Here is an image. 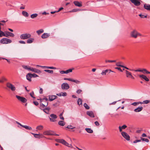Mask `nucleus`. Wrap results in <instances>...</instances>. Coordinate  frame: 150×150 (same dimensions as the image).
I'll use <instances>...</instances> for the list:
<instances>
[{
    "label": "nucleus",
    "mask_w": 150,
    "mask_h": 150,
    "mask_svg": "<svg viewBox=\"0 0 150 150\" xmlns=\"http://www.w3.org/2000/svg\"><path fill=\"white\" fill-rule=\"evenodd\" d=\"M5 37H8L9 36L12 37H13L14 36V35L13 33L8 31L5 32Z\"/></svg>",
    "instance_id": "obj_13"
},
{
    "label": "nucleus",
    "mask_w": 150,
    "mask_h": 150,
    "mask_svg": "<svg viewBox=\"0 0 150 150\" xmlns=\"http://www.w3.org/2000/svg\"><path fill=\"white\" fill-rule=\"evenodd\" d=\"M72 82H74L77 84H79L81 83L80 81H79L74 79H73Z\"/></svg>",
    "instance_id": "obj_48"
},
{
    "label": "nucleus",
    "mask_w": 150,
    "mask_h": 150,
    "mask_svg": "<svg viewBox=\"0 0 150 150\" xmlns=\"http://www.w3.org/2000/svg\"><path fill=\"white\" fill-rule=\"evenodd\" d=\"M58 124L62 126H64L65 125V123L63 121H59L58 122Z\"/></svg>",
    "instance_id": "obj_33"
},
{
    "label": "nucleus",
    "mask_w": 150,
    "mask_h": 150,
    "mask_svg": "<svg viewBox=\"0 0 150 150\" xmlns=\"http://www.w3.org/2000/svg\"><path fill=\"white\" fill-rule=\"evenodd\" d=\"M7 87L10 89L12 91H14L16 90V88L14 85L9 82H7L6 84Z\"/></svg>",
    "instance_id": "obj_6"
},
{
    "label": "nucleus",
    "mask_w": 150,
    "mask_h": 150,
    "mask_svg": "<svg viewBox=\"0 0 150 150\" xmlns=\"http://www.w3.org/2000/svg\"><path fill=\"white\" fill-rule=\"evenodd\" d=\"M130 36L132 37L135 38H136L138 36H143L142 34L136 30H134L131 32Z\"/></svg>",
    "instance_id": "obj_1"
},
{
    "label": "nucleus",
    "mask_w": 150,
    "mask_h": 150,
    "mask_svg": "<svg viewBox=\"0 0 150 150\" xmlns=\"http://www.w3.org/2000/svg\"><path fill=\"white\" fill-rule=\"evenodd\" d=\"M87 114L91 117H95L93 112L91 111H87L86 112Z\"/></svg>",
    "instance_id": "obj_15"
},
{
    "label": "nucleus",
    "mask_w": 150,
    "mask_h": 150,
    "mask_svg": "<svg viewBox=\"0 0 150 150\" xmlns=\"http://www.w3.org/2000/svg\"><path fill=\"white\" fill-rule=\"evenodd\" d=\"M108 71H109V73H110L111 72H113V71H112L110 69H106L105 70H103L101 73V74L102 75H105L106 73L108 72Z\"/></svg>",
    "instance_id": "obj_18"
},
{
    "label": "nucleus",
    "mask_w": 150,
    "mask_h": 150,
    "mask_svg": "<svg viewBox=\"0 0 150 150\" xmlns=\"http://www.w3.org/2000/svg\"><path fill=\"white\" fill-rule=\"evenodd\" d=\"M95 124L97 126H98L99 125V122H98L97 121H96L95 122Z\"/></svg>",
    "instance_id": "obj_61"
},
{
    "label": "nucleus",
    "mask_w": 150,
    "mask_h": 150,
    "mask_svg": "<svg viewBox=\"0 0 150 150\" xmlns=\"http://www.w3.org/2000/svg\"><path fill=\"white\" fill-rule=\"evenodd\" d=\"M131 105L134 106H136L139 105V103L138 102H134L132 103Z\"/></svg>",
    "instance_id": "obj_54"
},
{
    "label": "nucleus",
    "mask_w": 150,
    "mask_h": 150,
    "mask_svg": "<svg viewBox=\"0 0 150 150\" xmlns=\"http://www.w3.org/2000/svg\"><path fill=\"white\" fill-rule=\"evenodd\" d=\"M63 115V113H61L59 115L60 118L61 119L63 120H64V118L62 116Z\"/></svg>",
    "instance_id": "obj_56"
},
{
    "label": "nucleus",
    "mask_w": 150,
    "mask_h": 150,
    "mask_svg": "<svg viewBox=\"0 0 150 150\" xmlns=\"http://www.w3.org/2000/svg\"><path fill=\"white\" fill-rule=\"evenodd\" d=\"M31 76H32V77H37L38 76L37 75V74H31V75H30Z\"/></svg>",
    "instance_id": "obj_55"
},
{
    "label": "nucleus",
    "mask_w": 150,
    "mask_h": 150,
    "mask_svg": "<svg viewBox=\"0 0 150 150\" xmlns=\"http://www.w3.org/2000/svg\"><path fill=\"white\" fill-rule=\"evenodd\" d=\"M38 16V14L37 13H34L32 14L30 16V17L31 18L33 19L36 18Z\"/></svg>",
    "instance_id": "obj_34"
},
{
    "label": "nucleus",
    "mask_w": 150,
    "mask_h": 150,
    "mask_svg": "<svg viewBox=\"0 0 150 150\" xmlns=\"http://www.w3.org/2000/svg\"><path fill=\"white\" fill-rule=\"evenodd\" d=\"M48 104V102H46L45 104H43L42 102H41L40 103V108H44L45 106H47Z\"/></svg>",
    "instance_id": "obj_23"
},
{
    "label": "nucleus",
    "mask_w": 150,
    "mask_h": 150,
    "mask_svg": "<svg viewBox=\"0 0 150 150\" xmlns=\"http://www.w3.org/2000/svg\"><path fill=\"white\" fill-rule=\"evenodd\" d=\"M0 41L1 43L5 44L10 43L12 42L11 40L6 38H3Z\"/></svg>",
    "instance_id": "obj_5"
},
{
    "label": "nucleus",
    "mask_w": 150,
    "mask_h": 150,
    "mask_svg": "<svg viewBox=\"0 0 150 150\" xmlns=\"http://www.w3.org/2000/svg\"><path fill=\"white\" fill-rule=\"evenodd\" d=\"M82 92V91L81 90H80V89H79V90H78L77 91H76V93H78V94H79L81 92Z\"/></svg>",
    "instance_id": "obj_58"
},
{
    "label": "nucleus",
    "mask_w": 150,
    "mask_h": 150,
    "mask_svg": "<svg viewBox=\"0 0 150 150\" xmlns=\"http://www.w3.org/2000/svg\"><path fill=\"white\" fill-rule=\"evenodd\" d=\"M150 102V100H144L143 101V103H144V104H148Z\"/></svg>",
    "instance_id": "obj_53"
},
{
    "label": "nucleus",
    "mask_w": 150,
    "mask_h": 150,
    "mask_svg": "<svg viewBox=\"0 0 150 150\" xmlns=\"http://www.w3.org/2000/svg\"><path fill=\"white\" fill-rule=\"evenodd\" d=\"M83 106L87 110H88L90 109L89 106L86 103H85L83 104Z\"/></svg>",
    "instance_id": "obj_40"
},
{
    "label": "nucleus",
    "mask_w": 150,
    "mask_h": 150,
    "mask_svg": "<svg viewBox=\"0 0 150 150\" xmlns=\"http://www.w3.org/2000/svg\"><path fill=\"white\" fill-rule=\"evenodd\" d=\"M139 76L140 78H142L146 81H149V79L147 78L146 76L144 75H139Z\"/></svg>",
    "instance_id": "obj_19"
},
{
    "label": "nucleus",
    "mask_w": 150,
    "mask_h": 150,
    "mask_svg": "<svg viewBox=\"0 0 150 150\" xmlns=\"http://www.w3.org/2000/svg\"><path fill=\"white\" fill-rule=\"evenodd\" d=\"M30 95L33 98H35V97H33V95H34V93L33 92H32L30 93Z\"/></svg>",
    "instance_id": "obj_59"
},
{
    "label": "nucleus",
    "mask_w": 150,
    "mask_h": 150,
    "mask_svg": "<svg viewBox=\"0 0 150 150\" xmlns=\"http://www.w3.org/2000/svg\"><path fill=\"white\" fill-rule=\"evenodd\" d=\"M74 4L76 6L81 7L82 6V2H79L77 1H75L74 2Z\"/></svg>",
    "instance_id": "obj_16"
},
{
    "label": "nucleus",
    "mask_w": 150,
    "mask_h": 150,
    "mask_svg": "<svg viewBox=\"0 0 150 150\" xmlns=\"http://www.w3.org/2000/svg\"><path fill=\"white\" fill-rule=\"evenodd\" d=\"M64 80H67L70 81H73V79H71L70 78H64Z\"/></svg>",
    "instance_id": "obj_47"
},
{
    "label": "nucleus",
    "mask_w": 150,
    "mask_h": 150,
    "mask_svg": "<svg viewBox=\"0 0 150 150\" xmlns=\"http://www.w3.org/2000/svg\"><path fill=\"white\" fill-rule=\"evenodd\" d=\"M22 14L23 16L25 17H28L29 16L28 13L25 11H23L22 12Z\"/></svg>",
    "instance_id": "obj_28"
},
{
    "label": "nucleus",
    "mask_w": 150,
    "mask_h": 150,
    "mask_svg": "<svg viewBox=\"0 0 150 150\" xmlns=\"http://www.w3.org/2000/svg\"><path fill=\"white\" fill-rule=\"evenodd\" d=\"M31 134L33 135L35 138H37L40 139L44 137L43 135L42 134H36L33 133H31Z\"/></svg>",
    "instance_id": "obj_12"
},
{
    "label": "nucleus",
    "mask_w": 150,
    "mask_h": 150,
    "mask_svg": "<svg viewBox=\"0 0 150 150\" xmlns=\"http://www.w3.org/2000/svg\"><path fill=\"white\" fill-rule=\"evenodd\" d=\"M34 104L36 106L38 105H39V103L38 102L35 101L33 102Z\"/></svg>",
    "instance_id": "obj_62"
},
{
    "label": "nucleus",
    "mask_w": 150,
    "mask_h": 150,
    "mask_svg": "<svg viewBox=\"0 0 150 150\" xmlns=\"http://www.w3.org/2000/svg\"><path fill=\"white\" fill-rule=\"evenodd\" d=\"M125 72L126 77L129 78L132 75L131 73L127 70H125Z\"/></svg>",
    "instance_id": "obj_22"
},
{
    "label": "nucleus",
    "mask_w": 150,
    "mask_h": 150,
    "mask_svg": "<svg viewBox=\"0 0 150 150\" xmlns=\"http://www.w3.org/2000/svg\"><path fill=\"white\" fill-rule=\"evenodd\" d=\"M44 71L45 72H47L49 73L50 74H52L53 73V71L52 70H45Z\"/></svg>",
    "instance_id": "obj_43"
},
{
    "label": "nucleus",
    "mask_w": 150,
    "mask_h": 150,
    "mask_svg": "<svg viewBox=\"0 0 150 150\" xmlns=\"http://www.w3.org/2000/svg\"><path fill=\"white\" fill-rule=\"evenodd\" d=\"M59 142L69 147H71V144H70V146H69V144L65 140L63 139L59 140Z\"/></svg>",
    "instance_id": "obj_11"
},
{
    "label": "nucleus",
    "mask_w": 150,
    "mask_h": 150,
    "mask_svg": "<svg viewBox=\"0 0 150 150\" xmlns=\"http://www.w3.org/2000/svg\"><path fill=\"white\" fill-rule=\"evenodd\" d=\"M16 97L19 101L23 103H26L27 101V100L24 97L18 95H16Z\"/></svg>",
    "instance_id": "obj_7"
},
{
    "label": "nucleus",
    "mask_w": 150,
    "mask_h": 150,
    "mask_svg": "<svg viewBox=\"0 0 150 150\" xmlns=\"http://www.w3.org/2000/svg\"><path fill=\"white\" fill-rule=\"evenodd\" d=\"M29 69V70L30 71H33L35 73H40L41 72L40 70L35 68H34L32 67H30V68Z\"/></svg>",
    "instance_id": "obj_21"
},
{
    "label": "nucleus",
    "mask_w": 150,
    "mask_h": 150,
    "mask_svg": "<svg viewBox=\"0 0 150 150\" xmlns=\"http://www.w3.org/2000/svg\"><path fill=\"white\" fill-rule=\"evenodd\" d=\"M36 128L38 130H41L43 129V127L42 125H40L38 126Z\"/></svg>",
    "instance_id": "obj_36"
},
{
    "label": "nucleus",
    "mask_w": 150,
    "mask_h": 150,
    "mask_svg": "<svg viewBox=\"0 0 150 150\" xmlns=\"http://www.w3.org/2000/svg\"><path fill=\"white\" fill-rule=\"evenodd\" d=\"M141 140H142V141H144L147 142H149V140L147 139L141 137Z\"/></svg>",
    "instance_id": "obj_42"
},
{
    "label": "nucleus",
    "mask_w": 150,
    "mask_h": 150,
    "mask_svg": "<svg viewBox=\"0 0 150 150\" xmlns=\"http://www.w3.org/2000/svg\"><path fill=\"white\" fill-rule=\"evenodd\" d=\"M7 79L4 76L2 77L1 78V79H0V83H3L4 81H7Z\"/></svg>",
    "instance_id": "obj_30"
},
{
    "label": "nucleus",
    "mask_w": 150,
    "mask_h": 150,
    "mask_svg": "<svg viewBox=\"0 0 150 150\" xmlns=\"http://www.w3.org/2000/svg\"><path fill=\"white\" fill-rule=\"evenodd\" d=\"M48 100V99L47 98H43V99H40V102H43L44 101H45V102H47Z\"/></svg>",
    "instance_id": "obj_38"
},
{
    "label": "nucleus",
    "mask_w": 150,
    "mask_h": 150,
    "mask_svg": "<svg viewBox=\"0 0 150 150\" xmlns=\"http://www.w3.org/2000/svg\"><path fill=\"white\" fill-rule=\"evenodd\" d=\"M44 30L43 29H41L40 30H38L36 31V33L39 35H40L41 33L44 32Z\"/></svg>",
    "instance_id": "obj_29"
},
{
    "label": "nucleus",
    "mask_w": 150,
    "mask_h": 150,
    "mask_svg": "<svg viewBox=\"0 0 150 150\" xmlns=\"http://www.w3.org/2000/svg\"><path fill=\"white\" fill-rule=\"evenodd\" d=\"M50 36V33H44L41 36V38L42 39H45L48 38Z\"/></svg>",
    "instance_id": "obj_14"
},
{
    "label": "nucleus",
    "mask_w": 150,
    "mask_h": 150,
    "mask_svg": "<svg viewBox=\"0 0 150 150\" xmlns=\"http://www.w3.org/2000/svg\"><path fill=\"white\" fill-rule=\"evenodd\" d=\"M143 109V107L142 106H140L134 110L135 112H141Z\"/></svg>",
    "instance_id": "obj_17"
},
{
    "label": "nucleus",
    "mask_w": 150,
    "mask_h": 150,
    "mask_svg": "<svg viewBox=\"0 0 150 150\" xmlns=\"http://www.w3.org/2000/svg\"><path fill=\"white\" fill-rule=\"evenodd\" d=\"M67 94L66 92H62V96H67Z\"/></svg>",
    "instance_id": "obj_52"
},
{
    "label": "nucleus",
    "mask_w": 150,
    "mask_h": 150,
    "mask_svg": "<svg viewBox=\"0 0 150 150\" xmlns=\"http://www.w3.org/2000/svg\"><path fill=\"white\" fill-rule=\"evenodd\" d=\"M83 10V9L81 10V9H77V8L74 9H73L72 11H70L69 12H76L77 11H81V10Z\"/></svg>",
    "instance_id": "obj_31"
},
{
    "label": "nucleus",
    "mask_w": 150,
    "mask_h": 150,
    "mask_svg": "<svg viewBox=\"0 0 150 150\" xmlns=\"http://www.w3.org/2000/svg\"><path fill=\"white\" fill-rule=\"evenodd\" d=\"M57 97V96L55 95L49 96V100L50 101H51L55 99Z\"/></svg>",
    "instance_id": "obj_20"
},
{
    "label": "nucleus",
    "mask_w": 150,
    "mask_h": 150,
    "mask_svg": "<svg viewBox=\"0 0 150 150\" xmlns=\"http://www.w3.org/2000/svg\"><path fill=\"white\" fill-rule=\"evenodd\" d=\"M67 128L71 129H73L75 128V127H73L71 125H69L67 126Z\"/></svg>",
    "instance_id": "obj_46"
},
{
    "label": "nucleus",
    "mask_w": 150,
    "mask_h": 150,
    "mask_svg": "<svg viewBox=\"0 0 150 150\" xmlns=\"http://www.w3.org/2000/svg\"><path fill=\"white\" fill-rule=\"evenodd\" d=\"M22 127L25 128L26 129L29 130H31L32 129V128L28 126L27 125H23Z\"/></svg>",
    "instance_id": "obj_32"
},
{
    "label": "nucleus",
    "mask_w": 150,
    "mask_h": 150,
    "mask_svg": "<svg viewBox=\"0 0 150 150\" xmlns=\"http://www.w3.org/2000/svg\"><path fill=\"white\" fill-rule=\"evenodd\" d=\"M139 16L141 18H146L147 17V15H146V16H144V15H142L141 14H139Z\"/></svg>",
    "instance_id": "obj_50"
},
{
    "label": "nucleus",
    "mask_w": 150,
    "mask_h": 150,
    "mask_svg": "<svg viewBox=\"0 0 150 150\" xmlns=\"http://www.w3.org/2000/svg\"><path fill=\"white\" fill-rule=\"evenodd\" d=\"M57 118V116L56 115L52 114L50 115V119L51 122H55L56 121V119Z\"/></svg>",
    "instance_id": "obj_8"
},
{
    "label": "nucleus",
    "mask_w": 150,
    "mask_h": 150,
    "mask_svg": "<svg viewBox=\"0 0 150 150\" xmlns=\"http://www.w3.org/2000/svg\"><path fill=\"white\" fill-rule=\"evenodd\" d=\"M43 90L42 88H40L39 90V93L40 94H42L43 93Z\"/></svg>",
    "instance_id": "obj_63"
},
{
    "label": "nucleus",
    "mask_w": 150,
    "mask_h": 150,
    "mask_svg": "<svg viewBox=\"0 0 150 150\" xmlns=\"http://www.w3.org/2000/svg\"><path fill=\"white\" fill-rule=\"evenodd\" d=\"M19 42L21 44H25V42L23 41H19Z\"/></svg>",
    "instance_id": "obj_64"
},
{
    "label": "nucleus",
    "mask_w": 150,
    "mask_h": 150,
    "mask_svg": "<svg viewBox=\"0 0 150 150\" xmlns=\"http://www.w3.org/2000/svg\"><path fill=\"white\" fill-rule=\"evenodd\" d=\"M34 39L33 38H28L27 41V42L28 44L31 43L34 41Z\"/></svg>",
    "instance_id": "obj_24"
},
{
    "label": "nucleus",
    "mask_w": 150,
    "mask_h": 150,
    "mask_svg": "<svg viewBox=\"0 0 150 150\" xmlns=\"http://www.w3.org/2000/svg\"><path fill=\"white\" fill-rule=\"evenodd\" d=\"M5 32H4L1 31V30H0V37H2L3 36L5 37Z\"/></svg>",
    "instance_id": "obj_35"
},
{
    "label": "nucleus",
    "mask_w": 150,
    "mask_h": 150,
    "mask_svg": "<svg viewBox=\"0 0 150 150\" xmlns=\"http://www.w3.org/2000/svg\"><path fill=\"white\" fill-rule=\"evenodd\" d=\"M31 75V74L28 73L26 76L27 79L30 81H31V78H32V76L30 75Z\"/></svg>",
    "instance_id": "obj_25"
},
{
    "label": "nucleus",
    "mask_w": 150,
    "mask_h": 150,
    "mask_svg": "<svg viewBox=\"0 0 150 150\" xmlns=\"http://www.w3.org/2000/svg\"><path fill=\"white\" fill-rule=\"evenodd\" d=\"M86 131L88 133L91 134L93 132V130L90 128H86L85 129Z\"/></svg>",
    "instance_id": "obj_27"
},
{
    "label": "nucleus",
    "mask_w": 150,
    "mask_h": 150,
    "mask_svg": "<svg viewBox=\"0 0 150 150\" xmlns=\"http://www.w3.org/2000/svg\"><path fill=\"white\" fill-rule=\"evenodd\" d=\"M122 129H125L126 127H127V126L126 125H123L121 127Z\"/></svg>",
    "instance_id": "obj_60"
},
{
    "label": "nucleus",
    "mask_w": 150,
    "mask_h": 150,
    "mask_svg": "<svg viewBox=\"0 0 150 150\" xmlns=\"http://www.w3.org/2000/svg\"><path fill=\"white\" fill-rule=\"evenodd\" d=\"M54 132L51 130L45 131L43 132V134L47 135H53L54 134Z\"/></svg>",
    "instance_id": "obj_10"
},
{
    "label": "nucleus",
    "mask_w": 150,
    "mask_h": 150,
    "mask_svg": "<svg viewBox=\"0 0 150 150\" xmlns=\"http://www.w3.org/2000/svg\"><path fill=\"white\" fill-rule=\"evenodd\" d=\"M134 71L135 72H142L144 74H150V72L148 71L146 69H138L137 70H134Z\"/></svg>",
    "instance_id": "obj_4"
},
{
    "label": "nucleus",
    "mask_w": 150,
    "mask_h": 150,
    "mask_svg": "<svg viewBox=\"0 0 150 150\" xmlns=\"http://www.w3.org/2000/svg\"><path fill=\"white\" fill-rule=\"evenodd\" d=\"M72 71V69H69L65 71L66 74H68L69 73L71 72Z\"/></svg>",
    "instance_id": "obj_45"
},
{
    "label": "nucleus",
    "mask_w": 150,
    "mask_h": 150,
    "mask_svg": "<svg viewBox=\"0 0 150 150\" xmlns=\"http://www.w3.org/2000/svg\"><path fill=\"white\" fill-rule=\"evenodd\" d=\"M69 88V86L67 83H63L61 85V88L63 90H67Z\"/></svg>",
    "instance_id": "obj_9"
},
{
    "label": "nucleus",
    "mask_w": 150,
    "mask_h": 150,
    "mask_svg": "<svg viewBox=\"0 0 150 150\" xmlns=\"http://www.w3.org/2000/svg\"><path fill=\"white\" fill-rule=\"evenodd\" d=\"M47 68L49 69H56V67H47Z\"/></svg>",
    "instance_id": "obj_57"
},
{
    "label": "nucleus",
    "mask_w": 150,
    "mask_h": 150,
    "mask_svg": "<svg viewBox=\"0 0 150 150\" xmlns=\"http://www.w3.org/2000/svg\"><path fill=\"white\" fill-rule=\"evenodd\" d=\"M116 60H106L105 62H115Z\"/></svg>",
    "instance_id": "obj_51"
},
{
    "label": "nucleus",
    "mask_w": 150,
    "mask_h": 150,
    "mask_svg": "<svg viewBox=\"0 0 150 150\" xmlns=\"http://www.w3.org/2000/svg\"><path fill=\"white\" fill-rule=\"evenodd\" d=\"M22 67H23V68H24L25 69H26L29 70V69H30V67H29L28 66H27L23 65L22 66Z\"/></svg>",
    "instance_id": "obj_49"
},
{
    "label": "nucleus",
    "mask_w": 150,
    "mask_h": 150,
    "mask_svg": "<svg viewBox=\"0 0 150 150\" xmlns=\"http://www.w3.org/2000/svg\"><path fill=\"white\" fill-rule=\"evenodd\" d=\"M31 37V35L29 33H24L21 35L20 38L23 40L27 39Z\"/></svg>",
    "instance_id": "obj_2"
},
{
    "label": "nucleus",
    "mask_w": 150,
    "mask_h": 150,
    "mask_svg": "<svg viewBox=\"0 0 150 150\" xmlns=\"http://www.w3.org/2000/svg\"><path fill=\"white\" fill-rule=\"evenodd\" d=\"M50 109V108H47L45 109H44L43 110L44 112H45L47 114H48L49 110Z\"/></svg>",
    "instance_id": "obj_39"
},
{
    "label": "nucleus",
    "mask_w": 150,
    "mask_h": 150,
    "mask_svg": "<svg viewBox=\"0 0 150 150\" xmlns=\"http://www.w3.org/2000/svg\"><path fill=\"white\" fill-rule=\"evenodd\" d=\"M121 64H122V62H119L116 63V65L117 66L121 67H124V66L121 65Z\"/></svg>",
    "instance_id": "obj_41"
},
{
    "label": "nucleus",
    "mask_w": 150,
    "mask_h": 150,
    "mask_svg": "<svg viewBox=\"0 0 150 150\" xmlns=\"http://www.w3.org/2000/svg\"><path fill=\"white\" fill-rule=\"evenodd\" d=\"M144 7L146 10H150V5L149 4H144Z\"/></svg>",
    "instance_id": "obj_26"
},
{
    "label": "nucleus",
    "mask_w": 150,
    "mask_h": 150,
    "mask_svg": "<svg viewBox=\"0 0 150 150\" xmlns=\"http://www.w3.org/2000/svg\"><path fill=\"white\" fill-rule=\"evenodd\" d=\"M78 104L79 105H82V100L81 98H79L77 101Z\"/></svg>",
    "instance_id": "obj_37"
},
{
    "label": "nucleus",
    "mask_w": 150,
    "mask_h": 150,
    "mask_svg": "<svg viewBox=\"0 0 150 150\" xmlns=\"http://www.w3.org/2000/svg\"><path fill=\"white\" fill-rule=\"evenodd\" d=\"M121 134L123 137L127 140L129 141L130 140L129 136L126 132H121Z\"/></svg>",
    "instance_id": "obj_3"
},
{
    "label": "nucleus",
    "mask_w": 150,
    "mask_h": 150,
    "mask_svg": "<svg viewBox=\"0 0 150 150\" xmlns=\"http://www.w3.org/2000/svg\"><path fill=\"white\" fill-rule=\"evenodd\" d=\"M72 71V69H69L65 71L66 74H68L69 73L71 72Z\"/></svg>",
    "instance_id": "obj_44"
}]
</instances>
